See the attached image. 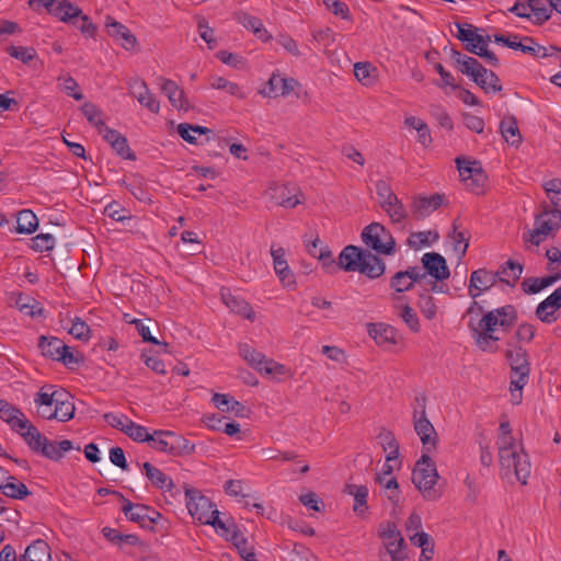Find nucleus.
I'll return each mask as SVG.
<instances>
[{
  "instance_id": "nucleus-12",
  "label": "nucleus",
  "mask_w": 561,
  "mask_h": 561,
  "mask_svg": "<svg viewBox=\"0 0 561 561\" xmlns=\"http://www.w3.org/2000/svg\"><path fill=\"white\" fill-rule=\"evenodd\" d=\"M378 534L383 540L387 552L394 560H404V539L393 522H383L378 527Z\"/></svg>"
},
{
  "instance_id": "nucleus-10",
  "label": "nucleus",
  "mask_w": 561,
  "mask_h": 561,
  "mask_svg": "<svg viewBox=\"0 0 561 561\" xmlns=\"http://www.w3.org/2000/svg\"><path fill=\"white\" fill-rule=\"evenodd\" d=\"M494 41L497 44H502L515 50H520L524 54H528L535 58H548L551 53H554L553 48L548 46H541L528 36L511 35L504 36L502 34L495 35Z\"/></svg>"
},
{
  "instance_id": "nucleus-49",
  "label": "nucleus",
  "mask_w": 561,
  "mask_h": 561,
  "mask_svg": "<svg viewBox=\"0 0 561 561\" xmlns=\"http://www.w3.org/2000/svg\"><path fill=\"white\" fill-rule=\"evenodd\" d=\"M439 234L435 230L412 232L408 239L409 245L414 249L431 245L436 242Z\"/></svg>"
},
{
  "instance_id": "nucleus-25",
  "label": "nucleus",
  "mask_w": 561,
  "mask_h": 561,
  "mask_svg": "<svg viewBox=\"0 0 561 561\" xmlns=\"http://www.w3.org/2000/svg\"><path fill=\"white\" fill-rule=\"evenodd\" d=\"M273 256L274 270L276 275L279 277L282 284L286 287H294L296 284L294 273L289 268L287 261L285 260V251L283 248L271 249Z\"/></svg>"
},
{
  "instance_id": "nucleus-37",
  "label": "nucleus",
  "mask_w": 561,
  "mask_h": 561,
  "mask_svg": "<svg viewBox=\"0 0 561 561\" xmlns=\"http://www.w3.org/2000/svg\"><path fill=\"white\" fill-rule=\"evenodd\" d=\"M345 492L354 497L353 510L358 515H364L367 510L368 489L366 485L347 484Z\"/></svg>"
},
{
  "instance_id": "nucleus-28",
  "label": "nucleus",
  "mask_w": 561,
  "mask_h": 561,
  "mask_svg": "<svg viewBox=\"0 0 561 561\" xmlns=\"http://www.w3.org/2000/svg\"><path fill=\"white\" fill-rule=\"evenodd\" d=\"M221 300L232 312L253 321L255 316L252 307L244 299L232 295L229 290H221Z\"/></svg>"
},
{
  "instance_id": "nucleus-18",
  "label": "nucleus",
  "mask_w": 561,
  "mask_h": 561,
  "mask_svg": "<svg viewBox=\"0 0 561 561\" xmlns=\"http://www.w3.org/2000/svg\"><path fill=\"white\" fill-rule=\"evenodd\" d=\"M105 27L107 34L114 38L126 50H131L137 44L135 35L124 24L117 22L111 16H106Z\"/></svg>"
},
{
  "instance_id": "nucleus-11",
  "label": "nucleus",
  "mask_w": 561,
  "mask_h": 561,
  "mask_svg": "<svg viewBox=\"0 0 561 561\" xmlns=\"http://www.w3.org/2000/svg\"><path fill=\"white\" fill-rule=\"evenodd\" d=\"M560 222L561 214L545 207L535 218V228L529 233L528 241L535 245H539L552 231L560 227Z\"/></svg>"
},
{
  "instance_id": "nucleus-21",
  "label": "nucleus",
  "mask_w": 561,
  "mask_h": 561,
  "mask_svg": "<svg viewBox=\"0 0 561 561\" xmlns=\"http://www.w3.org/2000/svg\"><path fill=\"white\" fill-rule=\"evenodd\" d=\"M496 283L494 273L485 268L473 271L470 276L469 296L476 299L482 291L489 290Z\"/></svg>"
},
{
  "instance_id": "nucleus-41",
  "label": "nucleus",
  "mask_w": 561,
  "mask_h": 561,
  "mask_svg": "<svg viewBox=\"0 0 561 561\" xmlns=\"http://www.w3.org/2000/svg\"><path fill=\"white\" fill-rule=\"evenodd\" d=\"M211 401L221 412H233L241 415L244 411V405L229 394L214 393Z\"/></svg>"
},
{
  "instance_id": "nucleus-29",
  "label": "nucleus",
  "mask_w": 561,
  "mask_h": 561,
  "mask_svg": "<svg viewBox=\"0 0 561 561\" xmlns=\"http://www.w3.org/2000/svg\"><path fill=\"white\" fill-rule=\"evenodd\" d=\"M405 530L410 541L414 546L430 545V535L422 531V519L416 513H412L405 523Z\"/></svg>"
},
{
  "instance_id": "nucleus-64",
  "label": "nucleus",
  "mask_w": 561,
  "mask_h": 561,
  "mask_svg": "<svg viewBox=\"0 0 561 561\" xmlns=\"http://www.w3.org/2000/svg\"><path fill=\"white\" fill-rule=\"evenodd\" d=\"M55 247V238L50 233H39L32 239L31 248L34 251L43 252L53 250Z\"/></svg>"
},
{
  "instance_id": "nucleus-46",
  "label": "nucleus",
  "mask_w": 561,
  "mask_h": 561,
  "mask_svg": "<svg viewBox=\"0 0 561 561\" xmlns=\"http://www.w3.org/2000/svg\"><path fill=\"white\" fill-rule=\"evenodd\" d=\"M542 187L553 206L552 210L561 214V180L557 178L548 180L542 184Z\"/></svg>"
},
{
  "instance_id": "nucleus-15",
  "label": "nucleus",
  "mask_w": 561,
  "mask_h": 561,
  "mask_svg": "<svg viewBox=\"0 0 561 561\" xmlns=\"http://www.w3.org/2000/svg\"><path fill=\"white\" fill-rule=\"evenodd\" d=\"M445 201L444 194H433L431 196H414L411 204V211L414 218L424 219L433 211L439 208Z\"/></svg>"
},
{
  "instance_id": "nucleus-58",
  "label": "nucleus",
  "mask_w": 561,
  "mask_h": 561,
  "mask_svg": "<svg viewBox=\"0 0 561 561\" xmlns=\"http://www.w3.org/2000/svg\"><path fill=\"white\" fill-rule=\"evenodd\" d=\"M228 527L229 535L225 537L233 543V546L238 549L240 556L252 549V546L249 543L248 539L237 530L233 524Z\"/></svg>"
},
{
  "instance_id": "nucleus-16",
  "label": "nucleus",
  "mask_w": 561,
  "mask_h": 561,
  "mask_svg": "<svg viewBox=\"0 0 561 561\" xmlns=\"http://www.w3.org/2000/svg\"><path fill=\"white\" fill-rule=\"evenodd\" d=\"M128 88L130 94H133L142 106L148 108L151 113H159L160 102L150 92L145 81L138 78L130 79L128 82Z\"/></svg>"
},
{
  "instance_id": "nucleus-4",
  "label": "nucleus",
  "mask_w": 561,
  "mask_h": 561,
  "mask_svg": "<svg viewBox=\"0 0 561 561\" xmlns=\"http://www.w3.org/2000/svg\"><path fill=\"white\" fill-rule=\"evenodd\" d=\"M506 356L512 371L510 390L514 403L518 404L522 400V390L529 380L530 364L528 354L524 348L517 347L508 351Z\"/></svg>"
},
{
  "instance_id": "nucleus-53",
  "label": "nucleus",
  "mask_w": 561,
  "mask_h": 561,
  "mask_svg": "<svg viewBox=\"0 0 561 561\" xmlns=\"http://www.w3.org/2000/svg\"><path fill=\"white\" fill-rule=\"evenodd\" d=\"M81 111L88 122L95 126L99 130L105 126L103 121V112L95 104L85 102L81 106Z\"/></svg>"
},
{
  "instance_id": "nucleus-1",
  "label": "nucleus",
  "mask_w": 561,
  "mask_h": 561,
  "mask_svg": "<svg viewBox=\"0 0 561 561\" xmlns=\"http://www.w3.org/2000/svg\"><path fill=\"white\" fill-rule=\"evenodd\" d=\"M496 446L503 476L514 474L522 484H526L531 473V463L522 442L512 435L508 422L500 424Z\"/></svg>"
},
{
  "instance_id": "nucleus-22",
  "label": "nucleus",
  "mask_w": 561,
  "mask_h": 561,
  "mask_svg": "<svg viewBox=\"0 0 561 561\" xmlns=\"http://www.w3.org/2000/svg\"><path fill=\"white\" fill-rule=\"evenodd\" d=\"M55 387L51 385L43 386L35 394L34 403L37 414L45 420H54Z\"/></svg>"
},
{
  "instance_id": "nucleus-52",
  "label": "nucleus",
  "mask_w": 561,
  "mask_h": 561,
  "mask_svg": "<svg viewBox=\"0 0 561 561\" xmlns=\"http://www.w3.org/2000/svg\"><path fill=\"white\" fill-rule=\"evenodd\" d=\"M417 307L421 313L428 320H433L437 314V306L433 296L430 295L427 288L420 293Z\"/></svg>"
},
{
  "instance_id": "nucleus-17",
  "label": "nucleus",
  "mask_w": 561,
  "mask_h": 561,
  "mask_svg": "<svg viewBox=\"0 0 561 561\" xmlns=\"http://www.w3.org/2000/svg\"><path fill=\"white\" fill-rule=\"evenodd\" d=\"M423 268L426 275L432 276L437 282L447 279L450 275L446 260L443 255L436 252L425 253L422 256Z\"/></svg>"
},
{
  "instance_id": "nucleus-61",
  "label": "nucleus",
  "mask_w": 561,
  "mask_h": 561,
  "mask_svg": "<svg viewBox=\"0 0 561 561\" xmlns=\"http://www.w3.org/2000/svg\"><path fill=\"white\" fill-rule=\"evenodd\" d=\"M197 27L199 36L208 45L209 49H214L217 46V39L214 34V30L208 25V22L204 18H199L197 21Z\"/></svg>"
},
{
  "instance_id": "nucleus-62",
  "label": "nucleus",
  "mask_w": 561,
  "mask_h": 561,
  "mask_svg": "<svg viewBox=\"0 0 561 561\" xmlns=\"http://www.w3.org/2000/svg\"><path fill=\"white\" fill-rule=\"evenodd\" d=\"M456 163H457L459 175H460L462 182L470 180V178H472L473 173H476V171H479L481 169L479 167L478 162H476V161L471 162L465 158H457Z\"/></svg>"
},
{
  "instance_id": "nucleus-3",
  "label": "nucleus",
  "mask_w": 561,
  "mask_h": 561,
  "mask_svg": "<svg viewBox=\"0 0 561 561\" xmlns=\"http://www.w3.org/2000/svg\"><path fill=\"white\" fill-rule=\"evenodd\" d=\"M430 454L431 453H423L421 458L416 461L412 472V481L425 500L434 501L438 499L440 494L434 489L438 473Z\"/></svg>"
},
{
  "instance_id": "nucleus-35",
  "label": "nucleus",
  "mask_w": 561,
  "mask_h": 561,
  "mask_svg": "<svg viewBox=\"0 0 561 561\" xmlns=\"http://www.w3.org/2000/svg\"><path fill=\"white\" fill-rule=\"evenodd\" d=\"M142 468L148 480L157 489L169 491L173 488L172 479L163 473L159 468L152 466L150 462H145Z\"/></svg>"
},
{
  "instance_id": "nucleus-60",
  "label": "nucleus",
  "mask_w": 561,
  "mask_h": 561,
  "mask_svg": "<svg viewBox=\"0 0 561 561\" xmlns=\"http://www.w3.org/2000/svg\"><path fill=\"white\" fill-rule=\"evenodd\" d=\"M128 424L129 425H128L125 434L129 438H131L133 440L138 442V443H145V442L149 443L151 434L148 432V430L145 426L137 424L133 421Z\"/></svg>"
},
{
  "instance_id": "nucleus-45",
  "label": "nucleus",
  "mask_w": 561,
  "mask_h": 561,
  "mask_svg": "<svg viewBox=\"0 0 561 561\" xmlns=\"http://www.w3.org/2000/svg\"><path fill=\"white\" fill-rule=\"evenodd\" d=\"M0 491L5 496L16 500H22L30 494L27 486L13 477H9L7 483L0 484Z\"/></svg>"
},
{
  "instance_id": "nucleus-56",
  "label": "nucleus",
  "mask_w": 561,
  "mask_h": 561,
  "mask_svg": "<svg viewBox=\"0 0 561 561\" xmlns=\"http://www.w3.org/2000/svg\"><path fill=\"white\" fill-rule=\"evenodd\" d=\"M15 306L20 311L31 317L39 316L43 312V308H41L34 299L22 295L15 300Z\"/></svg>"
},
{
  "instance_id": "nucleus-7",
  "label": "nucleus",
  "mask_w": 561,
  "mask_h": 561,
  "mask_svg": "<svg viewBox=\"0 0 561 561\" xmlns=\"http://www.w3.org/2000/svg\"><path fill=\"white\" fill-rule=\"evenodd\" d=\"M507 11L534 25L545 24L552 15L547 0H516Z\"/></svg>"
},
{
  "instance_id": "nucleus-59",
  "label": "nucleus",
  "mask_w": 561,
  "mask_h": 561,
  "mask_svg": "<svg viewBox=\"0 0 561 561\" xmlns=\"http://www.w3.org/2000/svg\"><path fill=\"white\" fill-rule=\"evenodd\" d=\"M390 287L397 293H404L413 287L409 274L405 271L397 272L390 279Z\"/></svg>"
},
{
  "instance_id": "nucleus-55",
  "label": "nucleus",
  "mask_w": 561,
  "mask_h": 561,
  "mask_svg": "<svg viewBox=\"0 0 561 561\" xmlns=\"http://www.w3.org/2000/svg\"><path fill=\"white\" fill-rule=\"evenodd\" d=\"M321 241L317 238L314 239L310 244L307 245L309 254H311L314 257H318L323 266H331L333 265V260L331 255V251L328 250V248H322Z\"/></svg>"
},
{
  "instance_id": "nucleus-5",
  "label": "nucleus",
  "mask_w": 561,
  "mask_h": 561,
  "mask_svg": "<svg viewBox=\"0 0 561 561\" xmlns=\"http://www.w3.org/2000/svg\"><path fill=\"white\" fill-rule=\"evenodd\" d=\"M239 353L252 368L270 378L280 380L282 377L289 374V369L285 365L266 357L247 343L239 345Z\"/></svg>"
},
{
  "instance_id": "nucleus-24",
  "label": "nucleus",
  "mask_w": 561,
  "mask_h": 561,
  "mask_svg": "<svg viewBox=\"0 0 561 561\" xmlns=\"http://www.w3.org/2000/svg\"><path fill=\"white\" fill-rule=\"evenodd\" d=\"M124 500L123 512L126 517L135 523L144 524L146 520L154 523L160 514L148 506L141 504H133L131 502Z\"/></svg>"
},
{
  "instance_id": "nucleus-48",
  "label": "nucleus",
  "mask_w": 561,
  "mask_h": 561,
  "mask_svg": "<svg viewBox=\"0 0 561 561\" xmlns=\"http://www.w3.org/2000/svg\"><path fill=\"white\" fill-rule=\"evenodd\" d=\"M210 87L216 90H222L229 93L230 95L237 96L239 99H244L245 93L242 88L236 83L227 80L224 77H211L210 78Z\"/></svg>"
},
{
  "instance_id": "nucleus-42",
  "label": "nucleus",
  "mask_w": 561,
  "mask_h": 561,
  "mask_svg": "<svg viewBox=\"0 0 561 561\" xmlns=\"http://www.w3.org/2000/svg\"><path fill=\"white\" fill-rule=\"evenodd\" d=\"M500 129L504 139L513 146H517L522 141V136L514 116H505L501 124Z\"/></svg>"
},
{
  "instance_id": "nucleus-44",
  "label": "nucleus",
  "mask_w": 561,
  "mask_h": 561,
  "mask_svg": "<svg viewBox=\"0 0 561 561\" xmlns=\"http://www.w3.org/2000/svg\"><path fill=\"white\" fill-rule=\"evenodd\" d=\"M455 252L458 253L459 259H462L469 247V234L465 230H460V225L457 220L453 222V232L450 233Z\"/></svg>"
},
{
  "instance_id": "nucleus-34",
  "label": "nucleus",
  "mask_w": 561,
  "mask_h": 561,
  "mask_svg": "<svg viewBox=\"0 0 561 561\" xmlns=\"http://www.w3.org/2000/svg\"><path fill=\"white\" fill-rule=\"evenodd\" d=\"M469 327L472 328L476 345L481 351L493 353L499 350L496 342L500 337L495 336L492 332H486L479 327H474L471 321L469 322Z\"/></svg>"
},
{
  "instance_id": "nucleus-30",
  "label": "nucleus",
  "mask_w": 561,
  "mask_h": 561,
  "mask_svg": "<svg viewBox=\"0 0 561 561\" xmlns=\"http://www.w3.org/2000/svg\"><path fill=\"white\" fill-rule=\"evenodd\" d=\"M363 252L355 245L345 247L339 255V266L346 272H357Z\"/></svg>"
},
{
  "instance_id": "nucleus-47",
  "label": "nucleus",
  "mask_w": 561,
  "mask_h": 561,
  "mask_svg": "<svg viewBox=\"0 0 561 561\" xmlns=\"http://www.w3.org/2000/svg\"><path fill=\"white\" fill-rule=\"evenodd\" d=\"M473 81L485 92H499L502 90L499 77L491 70H482Z\"/></svg>"
},
{
  "instance_id": "nucleus-50",
  "label": "nucleus",
  "mask_w": 561,
  "mask_h": 561,
  "mask_svg": "<svg viewBox=\"0 0 561 561\" xmlns=\"http://www.w3.org/2000/svg\"><path fill=\"white\" fill-rule=\"evenodd\" d=\"M381 208L387 213L392 222H402L408 217V211L398 196L388 201Z\"/></svg>"
},
{
  "instance_id": "nucleus-26",
  "label": "nucleus",
  "mask_w": 561,
  "mask_h": 561,
  "mask_svg": "<svg viewBox=\"0 0 561 561\" xmlns=\"http://www.w3.org/2000/svg\"><path fill=\"white\" fill-rule=\"evenodd\" d=\"M275 203L285 208H294L301 204L304 194L295 186L282 185L274 190Z\"/></svg>"
},
{
  "instance_id": "nucleus-9",
  "label": "nucleus",
  "mask_w": 561,
  "mask_h": 561,
  "mask_svg": "<svg viewBox=\"0 0 561 561\" xmlns=\"http://www.w3.org/2000/svg\"><path fill=\"white\" fill-rule=\"evenodd\" d=\"M517 320V312L512 305H506L486 312L478 322L477 327L486 332L496 330L507 331Z\"/></svg>"
},
{
  "instance_id": "nucleus-27",
  "label": "nucleus",
  "mask_w": 561,
  "mask_h": 561,
  "mask_svg": "<svg viewBox=\"0 0 561 561\" xmlns=\"http://www.w3.org/2000/svg\"><path fill=\"white\" fill-rule=\"evenodd\" d=\"M385 270L386 265L382 260L370 251L364 250L357 272L374 279L380 277L385 273Z\"/></svg>"
},
{
  "instance_id": "nucleus-31",
  "label": "nucleus",
  "mask_w": 561,
  "mask_h": 561,
  "mask_svg": "<svg viewBox=\"0 0 561 561\" xmlns=\"http://www.w3.org/2000/svg\"><path fill=\"white\" fill-rule=\"evenodd\" d=\"M457 28L458 39L467 42V49L472 54H476L479 47H482L486 43V39L482 35L477 34L470 24L457 23Z\"/></svg>"
},
{
  "instance_id": "nucleus-13",
  "label": "nucleus",
  "mask_w": 561,
  "mask_h": 561,
  "mask_svg": "<svg viewBox=\"0 0 561 561\" xmlns=\"http://www.w3.org/2000/svg\"><path fill=\"white\" fill-rule=\"evenodd\" d=\"M38 347L44 356L59 360L66 366L79 363V359L70 351V347L58 337L41 336Z\"/></svg>"
},
{
  "instance_id": "nucleus-8",
  "label": "nucleus",
  "mask_w": 561,
  "mask_h": 561,
  "mask_svg": "<svg viewBox=\"0 0 561 561\" xmlns=\"http://www.w3.org/2000/svg\"><path fill=\"white\" fill-rule=\"evenodd\" d=\"M363 242L379 254L391 255L396 251V242L389 230L379 222H373L362 232Z\"/></svg>"
},
{
  "instance_id": "nucleus-14",
  "label": "nucleus",
  "mask_w": 561,
  "mask_h": 561,
  "mask_svg": "<svg viewBox=\"0 0 561 561\" xmlns=\"http://www.w3.org/2000/svg\"><path fill=\"white\" fill-rule=\"evenodd\" d=\"M414 430L422 442L423 453H432L436 449L437 433L426 417L424 407L420 412H414Z\"/></svg>"
},
{
  "instance_id": "nucleus-2",
  "label": "nucleus",
  "mask_w": 561,
  "mask_h": 561,
  "mask_svg": "<svg viewBox=\"0 0 561 561\" xmlns=\"http://www.w3.org/2000/svg\"><path fill=\"white\" fill-rule=\"evenodd\" d=\"M186 507L193 518L204 525H211L221 536L229 535V527L219 518L216 505L198 490L187 489L185 492Z\"/></svg>"
},
{
  "instance_id": "nucleus-63",
  "label": "nucleus",
  "mask_w": 561,
  "mask_h": 561,
  "mask_svg": "<svg viewBox=\"0 0 561 561\" xmlns=\"http://www.w3.org/2000/svg\"><path fill=\"white\" fill-rule=\"evenodd\" d=\"M104 213L113 220L119 222H124L125 220L131 219L130 213L125 208L121 207V205L116 202H112L108 205H106Z\"/></svg>"
},
{
  "instance_id": "nucleus-23",
  "label": "nucleus",
  "mask_w": 561,
  "mask_h": 561,
  "mask_svg": "<svg viewBox=\"0 0 561 561\" xmlns=\"http://www.w3.org/2000/svg\"><path fill=\"white\" fill-rule=\"evenodd\" d=\"M367 331L369 336L377 345L386 347L397 344V330L386 323H368Z\"/></svg>"
},
{
  "instance_id": "nucleus-33",
  "label": "nucleus",
  "mask_w": 561,
  "mask_h": 561,
  "mask_svg": "<svg viewBox=\"0 0 561 561\" xmlns=\"http://www.w3.org/2000/svg\"><path fill=\"white\" fill-rule=\"evenodd\" d=\"M523 265L515 261H507L503 264L494 275H496V282L500 280L510 286H515L523 273Z\"/></svg>"
},
{
  "instance_id": "nucleus-20",
  "label": "nucleus",
  "mask_w": 561,
  "mask_h": 561,
  "mask_svg": "<svg viewBox=\"0 0 561 561\" xmlns=\"http://www.w3.org/2000/svg\"><path fill=\"white\" fill-rule=\"evenodd\" d=\"M298 82L293 78H283L277 73H273L268 79L267 87L260 91L265 98H277L279 95H288Z\"/></svg>"
},
{
  "instance_id": "nucleus-43",
  "label": "nucleus",
  "mask_w": 561,
  "mask_h": 561,
  "mask_svg": "<svg viewBox=\"0 0 561 561\" xmlns=\"http://www.w3.org/2000/svg\"><path fill=\"white\" fill-rule=\"evenodd\" d=\"M26 557L28 561H50V548L45 540L37 539L34 540L30 546H27Z\"/></svg>"
},
{
  "instance_id": "nucleus-38",
  "label": "nucleus",
  "mask_w": 561,
  "mask_h": 561,
  "mask_svg": "<svg viewBox=\"0 0 561 561\" xmlns=\"http://www.w3.org/2000/svg\"><path fill=\"white\" fill-rule=\"evenodd\" d=\"M238 21L242 24L247 30L253 32V34L261 41L267 42L272 38L271 34L263 26L262 21L253 15L248 13H242L239 15Z\"/></svg>"
},
{
  "instance_id": "nucleus-36",
  "label": "nucleus",
  "mask_w": 561,
  "mask_h": 561,
  "mask_svg": "<svg viewBox=\"0 0 561 561\" xmlns=\"http://www.w3.org/2000/svg\"><path fill=\"white\" fill-rule=\"evenodd\" d=\"M0 419L7 422L14 432L21 427L22 423L27 421L26 416L19 408L7 401L0 408Z\"/></svg>"
},
{
  "instance_id": "nucleus-39",
  "label": "nucleus",
  "mask_w": 561,
  "mask_h": 561,
  "mask_svg": "<svg viewBox=\"0 0 561 561\" xmlns=\"http://www.w3.org/2000/svg\"><path fill=\"white\" fill-rule=\"evenodd\" d=\"M38 228L37 216L31 209H22L16 215V231L22 234H31Z\"/></svg>"
},
{
  "instance_id": "nucleus-32",
  "label": "nucleus",
  "mask_w": 561,
  "mask_h": 561,
  "mask_svg": "<svg viewBox=\"0 0 561 561\" xmlns=\"http://www.w3.org/2000/svg\"><path fill=\"white\" fill-rule=\"evenodd\" d=\"M16 433L23 437L31 450L38 454L43 442H45V436H43L28 420L22 423L21 427L16 430Z\"/></svg>"
},
{
  "instance_id": "nucleus-51",
  "label": "nucleus",
  "mask_w": 561,
  "mask_h": 561,
  "mask_svg": "<svg viewBox=\"0 0 561 561\" xmlns=\"http://www.w3.org/2000/svg\"><path fill=\"white\" fill-rule=\"evenodd\" d=\"M179 135L190 144H196V135H207L210 129L199 125H191L187 123L179 124L176 127Z\"/></svg>"
},
{
  "instance_id": "nucleus-54",
  "label": "nucleus",
  "mask_w": 561,
  "mask_h": 561,
  "mask_svg": "<svg viewBox=\"0 0 561 561\" xmlns=\"http://www.w3.org/2000/svg\"><path fill=\"white\" fill-rule=\"evenodd\" d=\"M380 440L383 450L387 453L388 462H398L399 458V444L391 433L380 435Z\"/></svg>"
},
{
  "instance_id": "nucleus-6",
  "label": "nucleus",
  "mask_w": 561,
  "mask_h": 561,
  "mask_svg": "<svg viewBox=\"0 0 561 561\" xmlns=\"http://www.w3.org/2000/svg\"><path fill=\"white\" fill-rule=\"evenodd\" d=\"M149 445L158 451L173 456L191 455L195 449V446L183 436L161 430L151 434Z\"/></svg>"
},
{
  "instance_id": "nucleus-19",
  "label": "nucleus",
  "mask_w": 561,
  "mask_h": 561,
  "mask_svg": "<svg viewBox=\"0 0 561 561\" xmlns=\"http://www.w3.org/2000/svg\"><path fill=\"white\" fill-rule=\"evenodd\" d=\"M54 420L68 422L75 416V403L69 392L64 389H55Z\"/></svg>"
},
{
  "instance_id": "nucleus-57",
  "label": "nucleus",
  "mask_w": 561,
  "mask_h": 561,
  "mask_svg": "<svg viewBox=\"0 0 561 561\" xmlns=\"http://www.w3.org/2000/svg\"><path fill=\"white\" fill-rule=\"evenodd\" d=\"M398 314L412 332L416 333L420 331L421 325L417 314L411 306H402Z\"/></svg>"
},
{
  "instance_id": "nucleus-40",
  "label": "nucleus",
  "mask_w": 561,
  "mask_h": 561,
  "mask_svg": "<svg viewBox=\"0 0 561 561\" xmlns=\"http://www.w3.org/2000/svg\"><path fill=\"white\" fill-rule=\"evenodd\" d=\"M354 75L360 84L373 87L378 79L377 68L369 62H356L354 65Z\"/></svg>"
}]
</instances>
